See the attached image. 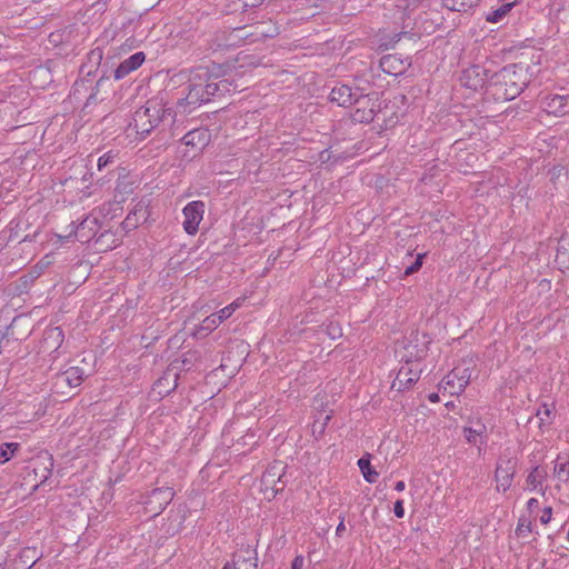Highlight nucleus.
Here are the masks:
<instances>
[{
    "mask_svg": "<svg viewBox=\"0 0 569 569\" xmlns=\"http://www.w3.org/2000/svg\"><path fill=\"white\" fill-rule=\"evenodd\" d=\"M174 121L176 112L171 108H166L156 100H149L143 107L134 111L131 126L137 134L146 138L158 126H172Z\"/></svg>",
    "mask_w": 569,
    "mask_h": 569,
    "instance_id": "nucleus-1",
    "label": "nucleus"
},
{
    "mask_svg": "<svg viewBox=\"0 0 569 569\" xmlns=\"http://www.w3.org/2000/svg\"><path fill=\"white\" fill-rule=\"evenodd\" d=\"M229 69V64H218L214 62L209 66H199L193 68L190 72L189 92L186 98L179 100L178 106H199L208 102L207 99H204V82H208L211 79L226 77Z\"/></svg>",
    "mask_w": 569,
    "mask_h": 569,
    "instance_id": "nucleus-2",
    "label": "nucleus"
},
{
    "mask_svg": "<svg viewBox=\"0 0 569 569\" xmlns=\"http://www.w3.org/2000/svg\"><path fill=\"white\" fill-rule=\"evenodd\" d=\"M489 86L499 99L512 100L527 86L526 70L521 64H508L490 74Z\"/></svg>",
    "mask_w": 569,
    "mask_h": 569,
    "instance_id": "nucleus-3",
    "label": "nucleus"
},
{
    "mask_svg": "<svg viewBox=\"0 0 569 569\" xmlns=\"http://www.w3.org/2000/svg\"><path fill=\"white\" fill-rule=\"evenodd\" d=\"M405 350L407 353L401 357V360H405L406 363L400 367L391 385V388L397 391H403L419 380L421 370L415 360L421 359L426 353L425 347L419 348L411 343L406 346Z\"/></svg>",
    "mask_w": 569,
    "mask_h": 569,
    "instance_id": "nucleus-4",
    "label": "nucleus"
},
{
    "mask_svg": "<svg viewBox=\"0 0 569 569\" xmlns=\"http://www.w3.org/2000/svg\"><path fill=\"white\" fill-rule=\"evenodd\" d=\"M286 466L281 461H276L270 465L261 476V489L264 495L270 498L274 497L278 492L283 490Z\"/></svg>",
    "mask_w": 569,
    "mask_h": 569,
    "instance_id": "nucleus-5",
    "label": "nucleus"
},
{
    "mask_svg": "<svg viewBox=\"0 0 569 569\" xmlns=\"http://www.w3.org/2000/svg\"><path fill=\"white\" fill-rule=\"evenodd\" d=\"M472 369L466 366L455 367L443 379V388L449 390L451 395L461 393L469 385Z\"/></svg>",
    "mask_w": 569,
    "mask_h": 569,
    "instance_id": "nucleus-6",
    "label": "nucleus"
},
{
    "mask_svg": "<svg viewBox=\"0 0 569 569\" xmlns=\"http://www.w3.org/2000/svg\"><path fill=\"white\" fill-rule=\"evenodd\" d=\"M517 462L513 458H500L498 460L495 480L497 482V490L506 492L512 483L516 475Z\"/></svg>",
    "mask_w": 569,
    "mask_h": 569,
    "instance_id": "nucleus-7",
    "label": "nucleus"
},
{
    "mask_svg": "<svg viewBox=\"0 0 569 569\" xmlns=\"http://www.w3.org/2000/svg\"><path fill=\"white\" fill-rule=\"evenodd\" d=\"M184 220V231L193 236L198 232L199 223L201 222L204 213V203L200 200L189 202L182 210Z\"/></svg>",
    "mask_w": 569,
    "mask_h": 569,
    "instance_id": "nucleus-8",
    "label": "nucleus"
},
{
    "mask_svg": "<svg viewBox=\"0 0 569 569\" xmlns=\"http://www.w3.org/2000/svg\"><path fill=\"white\" fill-rule=\"evenodd\" d=\"M489 79L488 70L479 64L465 69L460 76L461 84L475 91L481 89L487 82L489 83Z\"/></svg>",
    "mask_w": 569,
    "mask_h": 569,
    "instance_id": "nucleus-9",
    "label": "nucleus"
},
{
    "mask_svg": "<svg viewBox=\"0 0 569 569\" xmlns=\"http://www.w3.org/2000/svg\"><path fill=\"white\" fill-rule=\"evenodd\" d=\"M173 497L174 491L172 488H157L151 491L146 501V505L149 507L150 511H152L154 515H159L171 502Z\"/></svg>",
    "mask_w": 569,
    "mask_h": 569,
    "instance_id": "nucleus-10",
    "label": "nucleus"
},
{
    "mask_svg": "<svg viewBox=\"0 0 569 569\" xmlns=\"http://www.w3.org/2000/svg\"><path fill=\"white\" fill-rule=\"evenodd\" d=\"M365 99V94H358L357 91H352V89L347 84L335 87L330 92V100L340 107H349L353 103H360L361 100Z\"/></svg>",
    "mask_w": 569,
    "mask_h": 569,
    "instance_id": "nucleus-11",
    "label": "nucleus"
},
{
    "mask_svg": "<svg viewBox=\"0 0 569 569\" xmlns=\"http://www.w3.org/2000/svg\"><path fill=\"white\" fill-rule=\"evenodd\" d=\"M541 108L548 114L556 117L563 116L569 111V94H550L541 99Z\"/></svg>",
    "mask_w": 569,
    "mask_h": 569,
    "instance_id": "nucleus-12",
    "label": "nucleus"
},
{
    "mask_svg": "<svg viewBox=\"0 0 569 569\" xmlns=\"http://www.w3.org/2000/svg\"><path fill=\"white\" fill-rule=\"evenodd\" d=\"M99 229L98 218L88 216L76 227L73 232L78 241L87 243L97 236Z\"/></svg>",
    "mask_w": 569,
    "mask_h": 569,
    "instance_id": "nucleus-13",
    "label": "nucleus"
},
{
    "mask_svg": "<svg viewBox=\"0 0 569 569\" xmlns=\"http://www.w3.org/2000/svg\"><path fill=\"white\" fill-rule=\"evenodd\" d=\"M84 372L79 367H70L66 371L58 373L54 378V388L57 390L62 389L64 386L69 388H76L83 381Z\"/></svg>",
    "mask_w": 569,
    "mask_h": 569,
    "instance_id": "nucleus-14",
    "label": "nucleus"
},
{
    "mask_svg": "<svg viewBox=\"0 0 569 569\" xmlns=\"http://www.w3.org/2000/svg\"><path fill=\"white\" fill-rule=\"evenodd\" d=\"M53 468V458L50 453L38 455L33 460V472L39 485L44 483L51 476Z\"/></svg>",
    "mask_w": 569,
    "mask_h": 569,
    "instance_id": "nucleus-15",
    "label": "nucleus"
},
{
    "mask_svg": "<svg viewBox=\"0 0 569 569\" xmlns=\"http://www.w3.org/2000/svg\"><path fill=\"white\" fill-rule=\"evenodd\" d=\"M148 204L143 201H139L122 222L123 229L132 230L137 228L141 222L148 219Z\"/></svg>",
    "mask_w": 569,
    "mask_h": 569,
    "instance_id": "nucleus-16",
    "label": "nucleus"
},
{
    "mask_svg": "<svg viewBox=\"0 0 569 569\" xmlns=\"http://www.w3.org/2000/svg\"><path fill=\"white\" fill-rule=\"evenodd\" d=\"M146 57L143 52H136L128 59L122 61L114 70V78L120 80L128 76L130 72L137 70L144 61Z\"/></svg>",
    "mask_w": 569,
    "mask_h": 569,
    "instance_id": "nucleus-17",
    "label": "nucleus"
},
{
    "mask_svg": "<svg viewBox=\"0 0 569 569\" xmlns=\"http://www.w3.org/2000/svg\"><path fill=\"white\" fill-rule=\"evenodd\" d=\"M366 99L361 100L359 104H362V107H358L351 114V118L355 122L359 123H369L375 118V107L371 102V99L368 96H365Z\"/></svg>",
    "mask_w": 569,
    "mask_h": 569,
    "instance_id": "nucleus-18",
    "label": "nucleus"
},
{
    "mask_svg": "<svg viewBox=\"0 0 569 569\" xmlns=\"http://www.w3.org/2000/svg\"><path fill=\"white\" fill-rule=\"evenodd\" d=\"M246 555L236 553L232 563H226L223 569H257V558L253 552L247 550Z\"/></svg>",
    "mask_w": 569,
    "mask_h": 569,
    "instance_id": "nucleus-19",
    "label": "nucleus"
},
{
    "mask_svg": "<svg viewBox=\"0 0 569 569\" xmlns=\"http://www.w3.org/2000/svg\"><path fill=\"white\" fill-rule=\"evenodd\" d=\"M251 29H253V39L252 41H260L266 38H273L279 34V27L272 22H259L251 24Z\"/></svg>",
    "mask_w": 569,
    "mask_h": 569,
    "instance_id": "nucleus-20",
    "label": "nucleus"
},
{
    "mask_svg": "<svg viewBox=\"0 0 569 569\" xmlns=\"http://www.w3.org/2000/svg\"><path fill=\"white\" fill-rule=\"evenodd\" d=\"M547 478V470L540 466H536L527 476L526 483L529 490H537L539 488V492L545 495V489H542V483Z\"/></svg>",
    "mask_w": 569,
    "mask_h": 569,
    "instance_id": "nucleus-21",
    "label": "nucleus"
},
{
    "mask_svg": "<svg viewBox=\"0 0 569 569\" xmlns=\"http://www.w3.org/2000/svg\"><path fill=\"white\" fill-rule=\"evenodd\" d=\"M214 79L204 82V99L209 102L212 97L226 92L229 90V81L228 79H222L219 82H214Z\"/></svg>",
    "mask_w": 569,
    "mask_h": 569,
    "instance_id": "nucleus-22",
    "label": "nucleus"
},
{
    "mask_svg": "<svg viewBox=\"0 0 569 569\" xmlns=\"http://www.w3.org/2000/svg\"><path fill=\"white\" fill-rule=\"evenodd\" d=\"M556 262L560 268L569 269V239L562 237L559 240L556 253Z\"/></svg>",
    "mask_w": 569,
    "mask_h": 569,
    "instance_id": "nucleus-23",
    "label": "nucleus"
},
{
    "mask_svg": "<svg viewBox=\"0 0 569 569\" xmlns=\"http://www.w3.org/2000/svg\"><path fill=\"white\" fill-rule=\"evenodd\" d=\"M480 0H442V6L451 11L466 12Z\"/></svg>",
    "mask_w": 569,
    "mask_h": 569,
    "instance_id": "nucleus-24",
    "label": "nucleus"
},
{
    "mask_svg": "<svg viewBox=\"0 0 569 569\" xmlns=\"http://www.w3.org/2000/svg\"><path fill=\"white\" fill-rule=\"evenodd\" d=\"M358 466L366 481L373 483L377 481L378 472L371 467L370 460L362 457L358 460Z\"/></svg>",
    "mask_w": 569,
    "mask_h": 569,
    "instance_id": "nucleus-25",
    "label": "nucleus"
},
{
    "mask_svg": "<svg viewBox=\"0 0 569 569\" xmlns=\"http://www.w3.org/2000/svg\"><path fill=\"white\" fill-rule=\"evenodd\" d=\"M513 8L512 2L503 3L498 9L487 14L486 20L490 23H497L501 21Z\"/></svg>",
    "mask_w": 569,
    "mask_h": 569,
    "instance_id": "nucleus-26",
    "label": "nucleus"
},
{
    "mask_svg": "<svg viewBox=\"0 0 569 569\" xmlns=\"http://www.w3.org/2000/svg\"><path fill=\"white\" fill-rule=\"evenodd\" d=\"M20 443L4 442L0 446V465L8 462L19 451Z\"/></svg>",
    "mask_w": 569,
    "mask_h": 569,
    "instance_id": "nucleus-27",
    "label": "nucleus"
},
{
    "mask_svg": "<svg viewBox=\"0 0 569 569\" xmlns=\"http://www.w3.org/2000/svg\"><path fill=\"white\" fill-rule=\"evenodd\" d=\"M553 473L558 480L566 482L569 479V460L558 457L556 460Z\"/></svg>",
    "mask_w": 569,
    "mask_h": 569,
    "instance_id": "nucleus-28",
    "label": "nucleus"
},
{
    "mask_svg": "<svg viewBox=\"0 0 569 569\" xmlns=\"http://www.w3.org/2000/svg\"><path fill=\"white\" fill-rule=\"evenodd\" d=\"M133 191L132 184L126 179L118 180L114 193V201L120 203L124 201V196Z\"/></svg>",
    "mask_w": 569,
    "mask_h": 569,
    "instance_id": "nucleus-29",
    "label": "nucleus"
},
{
    "mask_svg": "<svg viewBox=\"0 0 569 569\" xmlns=\"http://www.w3.org/2000/svg\"><path fill=\"white\" fill-rule=\"evenodd\" d=\"M118 157V152L113 150H109L108 152L103 153L101 157H99L97 167L99 171H102L103 169L113 166L116 163V159Z\"/></svg>",
    "mask_w": 569,
    "mask_h": 569,
    "instance_id": "nucleus-30",
    "label": "nucleus"
},
{
    "mask_svg": "<svg viewBox=\"0 0 569 569\" xmlns=\"http://www.w3.org/2000/svg\"><path fill=\"white\" fill-rule=\"evenodd\" d=\"M486 427L483 425L479 426V428L465 427L463 433L465 438L469 443H477V439L481 438L485 433Z\"/></svg>",
    "mask_w": 569,
    "mask_h": 569,
    "instance_id": "nucleus-31",
    "label": "nucleus"
},
{
    "mask_svg": "<svg viewBox=\"0 0 569 569\" xmlns=\"http://www.w3.org/2000/svg\"><path fill=\"white\" fill-rule=\"evenodd\" d=\"M398 61V58L396 56H387L383 57L381 60V66L383 68V71L390 73V74H398L402 72V69L397 70L396 62Z\"/></svg>",
    "mask_w": 569,
    "mask_h": 569,
    "instance_id": "nucleus-32",
    "label": "nucleus"
},
{
    "mask_svg": "<svg viewBox=\"0 0 569 569\" xmlns=\"http://www.w3.org/2000/svg\"><path fill=\"white\" fill-rule=\"evenodd\" d=\"M219 318L214 313L204 318L200 325L199 331L211 332L219 327Z\"/></svg>",
    "mask_w": 569,
    "mask_h": 569,
    "instance_id": "nucleus-33",
    "label": "nucleus"
},
{
    "mask_svg": "<svg viewBox=\"0 0 569 569\" xmlns=\"http://www.w3.org/2000/svg\"><path fill=\"white\" fill-rule=\"evenodd\" d=\"M234 37L244 40L248 43H253V29H251V26L241 27L234 30Z\"/></svg>",
    "mask_w": 569,
    "mask_h": 569,
    "instance_id": "nucleus-34",
    "label": "nucleus"
},
{
    "mask_svg": "<svg viewBox=\"0 0 569 569\" xmlns=\"http://www.w3.org/2000/svg\"><path fill=\"white\" fill-rule=\"evenodd\" d=\"M239 303L237 301L228 305L227 307L222 308L218 312H214L216 317L219 318V322L222 323L226 319L231 317V315L239 308Z\"/></svg>",
    "mask_w": 569,
    "mask_h": 569,
    "instance_id": "nucleus-35",
    "label": "nucleus"
},
{
    "mask_svg": "<svg viewBox=\"0 0 569 569\" xmlns=\"http://www.w3.org/2000/svg\"><path fill=\"white\" fill-rule=\"evenodd\" d=\"M326 332L330 339L336 340L342 337V329L339 323L330 322L326 327Z\"/></svg>",
    "mask_w": 569,
    "mask_h": 569,
    "instance_id": "nucleus-36",
    "label": "nucleus"
},
{
    "mask_svg": "<svg viewBox=\"0 0 569 569\" xmlns=\"http://www.w3.org/2000/svg\"><path fill=\"white\" fill-rule=\"evenodd\" d=\"M46 335H47V338L53 339L57 342V347H59L60 343L62 342L63 333H62V330L59 327H54V328L49 329L46 332Z\"/></svg>",
    "mask_w": 569,
    "mask_h": 569,
    "instance_id": "nucleus-37",
    "label": "nucleus"
},
{
    "mask_svg": "<svg viewBox=\"0 0 569 569\" xmlns=\"http://www.w3.org/2000/svg\"><path fill=\"white\" fill-rule=\"evenodd\" d=\"M201 134H203V132L200 130L189 131L188 133H186L183 136L182 141L186 146H194L196 144V142H194L196 136H201Z\"/></svg>",
    "mask_w": 569,
    "mask_h": 569,
    "instance_id": "nucleus-38",
    "label": "nucleus"
},
{
    "mask_svg": "<svg viewBox=\"0 0 569 569\" xmlns=\"http://www.w3.org/2000/svg\"><path fill=\"white\" fill-rule=\"evenodd\" d=\"M516 531L518 535H523L525 532H529L530 531V522L525 518H520Z\"/></svg>",
    "mask_w": 569,
    "mask_h": 569,
    "instance_id": "nucleus-39",
    "label": "nucleus"
},
{
    "mask_svg": "<svg viewBox=\"0 0 569 569\" xmlns=\"http://www.w3.org/2000/svg\"><path fill=\"white\" fill-rule=\"evenodd\" d=\"M421 259H422V257H421V256H419V257L417 258V260H416L411 266H409V267L406 269L405 273H406V274H412V273L417 272V271L420 269V267L422 266V261H421Z\"/></svg>",
    "mask_w": 569,
    "mask_h": 569,
    "instance_id": "nucleus-40",
    "label": "nucleus"
},
{
    "mask_svg": "<svg viewBox=\"0 0 569 569\" xmlns=\"http://www.w3.org/2000/svg\"><path fill=\"white\" fill-rule=\"evenodd\" d=\"M39 276H40V271L34 269L29 274H24V276L20 277V280L23 282V284H27L29 282H32Z\"/></svg>",
    "mask_w": 569,
    "mask_h": 569,
    "instance_id": "nucleus-41",
    "label": "nucleus"
},
{
    "mask_svg": "<svg viewBox=\"0 0 569 569\" xmlns=\"http://www.w3.org/2000/svg\"><path fill=\"white\" fill-rule=\"evenodd\" d=\"M552 516V508L546 507L542 510V515L540 516V522L543 525H547L550 522Z\"/></svg>",
    "mask_w": 569,
    "mask_h": 569,
    "instance_id": "nucleus-42",
    "label": "nucleus"
},
{
    "mask_svg": "<svg viewBox=\"0 0 569 569\" xmlns=\"http://www.w3.org/2000/svg\"><path fill=\"white\" fill-rule=\"evenodd\" d=\"M393 512L397 518H402L405 516V508L402 500H397L393 506Z\"/></svg>",
    "mask_w": 569,
    "mask_h": 569,
    "instance_id": "nucleus-43",
    "label": "nucleus"
},
{
    "mask_svg": "<svg viewBox=\"0 0 569 569\" xmlns=\"http://www.w3.org/2000/svg\"><path fill=\"white\" fill-rule=\"evenodd\" d=\"M325 429H326V422H320V419H316L312 425V432L322 435L325 432Z\"/></svg>",
    "mask_w": 569,
    "mask_h": 569,
    "instance_id": "nucleus-44",
    "label": "nucleus"
},
{
    "mask_svg": "<svg viewBox=\"0 0 569 569\" xmlns=\"http://www.w3.org/2000/svg\"><path fill=\"white\" fill-rule=\"evenodd\" d=\"M345 531H346L345 516H340V522H339V525L336 528V536L337 537H342Z\"/></svg>",
    "mask_w": 569,
    "mask_h": 569,
    "instance_id": "nucleus-45",
    "label": "nucleus"
},
{
    "mask_svg": "<svg viewBox=\"0 0 569 569\" xmlns=\"http://www.w3.org/2000/svg\"><path fill=\"white\" fill-rule=\"evenodd\" d=\"M240 1L242 2L243 7H249V8L258 7L263 2V0H240Z\"/></svg>",
    "mask_w": 569,
    "mask_h": 569,
    "instance_id": "nucleus-46",
    "label": "nucleus"
},
{
    "mask_svg": "<svg viewBox=\"0 0 569 569\" xmlns=\"http://www.w3.org/2000/svg\"><path fill=\"white\" fill-rule=\"evenodd\" d=\"M302 566L303 558L301 556H297L291 563V569H302Z\"/></svg>",
    "mask_w": 569,
    "mask_h": 569,
    "instance_id": "nucleus-47",
    "label": "nucleus"
},
{
    "mask_svg": "<svg viewBox=\"0 0 569 569\" xmlns=\"http://www.w3.org/2000/svg\"><path fill=\"white\" fill-rule=\"evenodd\" d=\"M539 502L536 498H531L527 502V508L529 511H532L535 508H538Z\"/></svg>",
    "mask_w": 569,
    "mask_h": 569,
    "instance_id": "nucleus-48",
    "label": "nucleus"
},
{
    "mask_svg": "<svg viewBox=\"0 0 569 569\" xmlns=\"http://www.w3.org/2000/svg\"><path fill=\"white\" fill-rule=\"evenodd\" d=\"M29 553H34V550L33 549H24L22 552H21V558H27V559H31L32 557H30Z\"/></svg>",
    "mask_w": 569,
    "mask_h": 569,
    "instance_id": "nucleus-49",
    "label": "nucleus"
},
{
    "mask_svg": "<svg viewBox=\"0 0 569 569\" xmlns=\"http://www.w3.org/2000/svg\"><path fill=\"white\" fill-rule=\"evenodd\" d=\"M320 419V422H326V426L328 425L329 420L331 419V415H325L322 417V413H320L319 418Z\"/></svg>",
    "mask_w": 569,
    "mask_h": 569,
    "instance_id": "nucleus-50",
    "label": "nucleus"
},
{
    "mask_svg": "<svg viewBox=\"0 0 569 569\" xmlns=\"http://www.w3.org/2000/svg\"><path fill=\"white\" fill-rule=\"evenodd\" d=\"M405 487H406V485H405V482H403V481H398V482H396V485H395V489H396L397 491H402V490H405Z\"/></svg>",
    "mask_w": 569,
    "mask_h": 569,
    "instance_id": "nucleus-51",
    "label": "nucleus"
},
{
    "mask_svg": "<svg viewBox=\"0 0 569 569\" xmlns=\"http://www.w3.org/2000/svg\"><path fill=\"white\" fill-rule=\"evenodd\" d=\"M429 400L431 402H438L439 401V396L437 393H431V395H429Z\"/></svg>",
    "mask_w": 569,
    "mask_h": 569,
    "instance_id": "nucleus-52",
    "label": "nucleus"
},
{
    "mask_svg": "<svg viewBox=\"0 0 569 569\" xmlns=\"http://www.w3.org/2000/svg\"><path fill=\"white\" fill-rule=\"evenodd\" d=\"M4 341V337H1L0 338V353L2 352V342ZM9 340L6 339V342H8Z\"/></svg>",
    "mask_w": 569,
    "mask_h": 569,
    "instance_id": "nucleus-53",
    "label": "nucleus"
},
{
    "mask_svg": "<svg viewBox=\"0 0 569 569\" xmlns=\"http://www.w3.org/2000/svg\"><path fill=\"white\" fill-rule=\"evenodd\" d=\"M34 563H36V560H32L31 565L29 566V568L32 567Z\"/></svg>",
    "mask_w": 569,
    "mask_h": 569,
    "instance_id": "nucleus-54",
    "label": "nucleus"
}]
</instances>
